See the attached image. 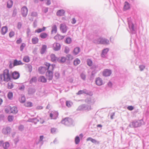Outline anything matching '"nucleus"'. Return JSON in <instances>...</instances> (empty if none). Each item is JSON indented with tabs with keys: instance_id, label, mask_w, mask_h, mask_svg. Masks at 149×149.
Segmentation results:
<instances>
[{
	"instance_id": "obj_1",
	"label": "nucleus",
	"mask_w": 149,
	"mask_h": 149,
	"mask_svg": "<svg viewBox=\"0 0 149 149\" xmlns=\"http://www.w3.org/2000/svg\"><path fill=\"white\" fill-rule=\"evenodd\" d=\"M11 75L9 73V70L8 69L4 70L3 73L0 74V82L4 81L7 82L11 79Z\"/></svg>"
},
{
	"instance_id": "obj_2",
	"label": "nucleus",
	"mask_w": 149,
	"mask_h": 149,
	"mask_svg": "<svg viewBox=\"0 0 149 149\" xmlns=\"http://www.w3.org/2000/svg\"><path fill=\"white\" fill-rule=\"evenodd\" d=\"M127 20L130 33L133 34H135L136 32V24L132 20L130 17L128 18Z\"/></svg>"
},
{
	"instance_id": "obj_3",
	"label": "nucleus",
	"mask_w": 149,
	"mask_h": 149,
	"mask_svg": "<svg viewBox=\"0 0 149 149\" xmlns=\"http://www.w3.org/2000/svg\"><path fill=\"white\" fill-rule=\"evenodd\" d=\"M93 42L96 44L107 45L109 44V41L108 40L105 38L101 37L94 39Z\"/></svg>"
},
{
	"instance_id": "obj_4",
	"label": "nucleus",
	"mask_w": 149,
	"mask_h": 149,
	"mask_svg": "<svg viewBox=\"0 0 149 149\" xmlns=\"http://www.w3.org/2000/svg\"><path fill=\"white\" fill-rule=\"evenodd\" d=\"M142 120H135L131 123L129 125L130 127H137L141 126L143 123Z\"/></svg>"
},
{
	"instance_id": "obj_5",
	"label": "nucleus",
	"mask_w": 149,
	"mask_h": 149,
	"mask_svg": "<svg viewBox=\"0 0 149 149\" xmlns=\"http://www.w3.org/2000/svg\"><path fill=\"white\" fill-rule=\"evenodd\" d=\"M91 105L86 104H83L78 107L77 109V110L85 111H87L91 110Z\"/></svg>"
},
{
	"instance_id": "obj_6",
	"label": "nucleus",
	"mask_w": 149,
	"mask_h": 149,
	"mask_svg": "<svg viewBox=\"0 0 149 149\" xmlns=\"http://www.w3.org/2000/svg\"><path fill=\"white\" fill-rule=\"evenodd\" d=\"M91 69L93 70L91 72V75L92 77H94L95 74L101 70V68L98 64H93L91 67Z\"/></svg>"
},
{
	"instance_id": "obj_7",
	"label": "nucleus",
	"mask_w": 149,
	"mask_h": 149,
	"mask_svg": "<svg viewBox=\"0 0 149 149\" xmlns=\"http://www.w3.org/2000/svg\"><path fill=\"white\" fill-rule=\"evenodd\" d=\"M73 120L71 118H65L61 121L62 124L67 126H70L73 125Z\"/></svg>"
},
{
	"instance_id": "obj_8",
	"label": "nucleus",
	"mask_w": 149,
	"mask_h": 149,
	"mask_svg": "<svg viewBox=\"0 0 149 149\" xmlns=\"http://www.w3.org/2000/svg\"><path fill=\"white\" fill-rule=\"evenodd\" d=\"M45 65L47 67L46 68L47 70H50L52 71L54 70V68L55 67V65H51L50 63H46Z\"/></svg>"
},
{
	"instance_id": "obj_9",
	"label": "nucleus",
	"mask_w": 149,
	"mask_h": 149,
	"mask_svg": "<svg viewBox=\"0 0 149 149\" xmlns=\"http://www.w3.org/2000/svg\"><path fill=\"white\" fill-rule=\"evenodd\" d=\"M46 75L47 79L49 81L52 79L53 75V72L52 71L48 70L46 73Z\"/></svg>"
},
{
	"instance_id": "obj_10",
	"label": "nucleus",
	"mask_w": 149,
	"mask_h": 149,
	"mask_svg": "<svg viewBox=\"0 0 149 149\" xmlns=\"http://www.w3.org/2000/svg\"><path fill=\"white\" fill-rule=\"evenodd\" d=\"M28 10L26 6H24L21 9L22 14L24 17H25L28 13Z\"/></svg>"
},
{
	"instance_id": "obj_11",
	"label": "nucleus",
	"mask_w": 149,
	"mask_h": 149,
	"mask_svg": "<svg viewBox=\"0 0 149 149\" xmlns=\"http://www.w3.org/2000/svg\"><path fill=\"white\" fill-rule=\"evenodd\" d=\"M95 82L96 84L98 86H100L104 84L103 81L101 78L99 77L96 78Z\"/></svg>"
},
{
	"instance_id": "obj_12",
	"label": "nucleus",
	"mask_w": 149,
	"mask_h": 149,
	"mask_svg": "<svg viewBox=\"0 0 149 149\" xmlns=\"http://www.w3.org/2000/svg\"><path fill=\"white\" fill-rule=\"evenodd\" d=\"M11 129L9 127L4 128L2 130L3 133L5 134H9L10 132Z\"/></svg>"
},
{
	"instance_id": "obj_13",
	"label": "nucleus",
	"mask_w": 149,
	"mask_h": 149,
	"mask_svg": "<svg viewBox=\"0 0 149 149\" xmlns=\"http://www.w3.org/2000/svg\"><path fill=\"white\" fill-rule=\"evenodd\" d=\"M95 99L93 97H90L86 99L85 102L89 104H93L95 103Z\"/></svg>"
},
{
	"instance_id": "obj_14",
	"label": "nucleus",
	"mask_w": 149,
	"mask_h": 149,
	"mask_svg": "<svg viewBox=\"0 0 149 149\" xmlns=\"http://www.w3.org/2000/svg\"><path fill=\"white\" fill-rule=\"evenodd\" d=\"M60 28L61 32L63 33H66L67 30V27L65 24H61Z\"/></svg>"
},
{
	"instance_id": "obj_15",
	"label": "nucleus",
	"mask_w": 149,
	"mask_h": 149,
	"mask_svg": "<svg viewBox=\"0 0 149 149\" xmlns=\"http://www.w3.org/2000/svg\"><path fill=\"white\" fill-rule=\"evenodd\" d=\"M61 48L60 44L58 43H54L53 45V49L55 51H58Z\"/></svg>"
},
{
	"instance_id": "obj_16",
	"label": "nucleus",
	"mask_w": 149,
	"mask_h": 149,
	"mask_svg": "<svg viewBox=\"0 0 149 149\" xmlns=\"http://www.w3.org/2000/svg\"><path fill=\"white\" fill-rule=\"evenodd\" d=\"M47 70L46 67H39L38 69V71L40 74L44 73Z\"/></svg>"
},
{
	"instance_id": "obj_17",
	"label": "nucleus",
	"mask_w": 149,
	"mask_h": 149,
	"mask_svg": "<svg viewBox=\"0 0 149 149\" xmlns=\"http://www.w3.org/2000/svg\"><path fill=\"white\" fill-rule=\"evenodd\" d=\"M12 74L13 78L15 79H18L20 76V74L19 72L16 71L13 72Z\"/></svg>"
},
{
	"instance_id": "obj_18",
	"label": "nucleus",
	"mask_w": 149,
	"mask_h": 149,
	"mask_svg": "<svg viewBox=\"0 0 149 149\" xmlns=\"http://www.w3.org/2000/svg\"><path fill=\"white\" fill-rule=\"evenodd\" d=\"M111 73V70L107 69L104 70L103 72V75L105 77L110 76Z\"/></svg>"
},
{
	"instance_id": "obj_19",
	"label": "nucleus",
	"mask_w": 149,
	"mask_h": 149,
	"mask_svg": "<svg viewBox=\"0 0 149 149\" xmlns=\"http://www.w3.org/2000/svg\"><path fill=\"white\" fill-rule=\"evenodd\" d=\"M9 109L10 110V112L14 114H15L18 111L17 108L15 106H13L11 107H10Z\"/></svg>"
},
{
	"instance_id": "obj_20",
	"label": "nucleus",
	"mask_w": 149,
	"mask_h": 149,
	"mask_svg": "<svg viewBox=\"0 0 149 149\" xmlns=\"http://www.w3.org/2000/svg\"><path fill=\"white\" fill-rule=\"evenodd\" d=\"M83 93H84L88 95H89L90 93V92L87 90L86 89H85L83 90H80L77 93V95H80Z\"/></svg>"
},
{
	"instance_id": "obj_21",
	"label": "nucleus",
	"mask_w": 149,
	"mask_h": 149,
	"mask_svg": "<svg viewBox=\"0 0 149 149\" xmlns=\"http://www.w3.org/2000/svg\"><path fill=\"white\" fill-rule=\"evenodd\" d=\"M50 57L52 61L54 63H56L57 61L58 58L56 56L55 54H51Z\"/></svg>"
},
{
	"instance_id": "obj_22",
	"label": "nucleus",
	"mask_w": 149,
	"mask_h": 149,
	"mask_svg": "<svg viewBox=\"0 0 149 149\" xmlns=\"http://www.w3.org/2000/svg\"><path fill=\"white\" fill-rule=\"evenodd\" d=\"M65 13V12L64 10L61 9L58 10L57 12L56 15L58 16H63Z\"/></svg>"
},
{
	"instance_id": "obj_23",
	"label": "nucleus",
	"mask_w": 149,
	"mask_h": 149,
	"mask_svg": "<svg viewBox=\"0 0 149 149\" xmlns=\"http://www.w3.org/2000/svg\"><path fill=\"white\" fill-rule=\"evenodd\" d=\"M86 141H90L92 143L95 144H99L100 143V142L99 141L90 137L87 138L86 139Z\"/></svg>"
},
{
	"instance_id": "obj_24",
	"label": "nucleus",
	"mask_w": 149,
	"mask_h": 149,
	"mask_svg": "<svg viewBox=\"0 0 149 149\" xmlns=\"http://www.w3.org/2000/svg\"><path fill=\"white\" fill-rule=\"evenodd\" d=\"M64 37V36H62L59 34H57L56 35L54 36V38L56 41H58L63 39Z\"/></svg>"
},
{
	"instance_id": "obj_25",
	"label": "nucleus",
	"mask_w": 149,
	"mask_h": 149,
	"mask_svg": "<svg viewBox=\"0 0 149 149\" xmlns=\"http://www.w3.org/2000/svg\"><path fill=\"white\" fill-rule=\"evenodd\" d=\"M23 63L21 61H18L17 59L14 60L13 62V66L23 65Z\"/></svg>"
},
{
	"instance_id": "obj_26",
	"label": "nucleus",
	"mask_w": 149,
	"mask_h": 149,
	"mask_svg": "<svg viewBox=\"0 0 149 149\" xmlns=\"http://www.w3.org/2000/svg\"><path fill=\"white\" fill-rule=\"evenodd\" d=\"M36 91V90L34 88H29L28 89V93L29 95H33Z\"/></svg>"
},
{
	"instance_id": "obj_27",
	"label": "nucleus",
	"mask_w": 149,
	"mask_h": 149,
	"mask_svg": "<svg viewBox=\"0 0 149 149\" xmlns=\"http://www.w3.org/2000/svg\"><path fill=\"white\" fill-rule=\"evenodd\" d=\"M66 59V58L64 57H59L58 58L57 61L59 63H64Z\"/></svg>"
},
{
	"instance_id": "obj_28",
	"label": "nucleus",
	"mask_w": 149,
	"mask_h": 149,
	"mask_svg": "<svg viewBox=\"0 0 149 149\" xmlns=\"http://www.w3.org/2000/svg\"><path fill=\"white\" fill-rule=\"evenodd\" d=\"M8 29L6 26H3L1 29V33L3 35H5L7 32Z\"/></svg>"
},
{
	"instance_id": "obj_29",
	"label": "nucleus",
	"mask_w": 149,
	"mask_h": 149,
	"mask_svg": "<svg viewBox=\"0 0 149 149\" xmlns=\"http://www.w3.org/2000/svg\"><path fill=\"white\" fill-rule=\"evenodd\" d=\"M109 51L108 48H106L104 49L102 51L101 54V56L102 57H105L107 52Z\"/></svg>"
},
{
	"instance_id": "obj_30",
	"label": "nucleus",
	"mask_w": 149,
	"mask_h": 149,
	"mask_svg": "<svg viewBox=\"0 0 149 149\" xmlns=\"http://www.w3.org/2000/svg\"><path fill=\"white\" fill-rule=\"evenodd\" d=\"M38 118H30L29 119V121L30 122L34 123L36 124L39 121V120Z\"/></svg>"
},
{
	"instance_id": "obj_31",
	"label": "nucleus",
	"mask_w": 149,
	"mask_h": 149,
	"mask_svg": "<svg viewBox=\"0 0 149 149\" xmlns=\"http://www.w3.org/2000/svg\"><path fill=\"white\" fill-rule=\"evenodd\" d=\"M38 81L43 83H46L47 79L44 76H40L38 78Z\"/></svg>"
},
{
	"instance_id": "obj_32",
	"label": "nucleus",
	"mask_w": 149,
	"mask_h": 149,
	"mask_svg": "<svg viewBox=\"0 0 149 149\" xmlns=\"http://www.w3.org/2000/svg\"><path fill=\"white\" fill-rule=\"evenodd\" d=\"M47 48V46L46 45H43L40 51V53L41 54H43L46 51Z\"/></svg>"
},
{
	"instance_id": "obj_33",
	"label": "nucleus",
	"mask_w": 149,
	"mask_h": 149,
	"mask_svg": "<svg viewBox=\"0 0 149 149\" xmlns=\"http://www.w3.org/2000/svg\"><path fill=\"white\" fill-rule=\"evenodd\" d=\"M80 51V49L79 47H77L74 49L73 53L75 55H77Z\"/></svg>"
},
{
	"instance_id": "obj_34",
	"label": "nucleus",
	"mask_w": 149,
	"mask_h": 149,
	"mask_svg": "<svg viewBox=\"0 0 149 149\" xmlns=\"http://www.w3.org/2000/svg\"><path fill=\"white\" fill-rule=\"evenodd\" d=\"M48 36L47 33H42L40 34L39 36L42 39H45L47 38Z\"/></svg>"
},
{
	"instance_id": "obj_35",
	"label": "nucleus",
	"mask_w": 149,
	"mask_h": 149,
	"mask_svg": "<svg viewBox=\"0 0 149 149\" xmlns=\"http://www.w3.org/2000/svg\"><path fill=\"white\" fill-rule=\"evenodd\" d=\"M13 2L12 0H9L8 1L7 3V7L8 8H11L13 5Z\"/></svg>"
},
{
	"instance_id": "obj_36",
	"label": "nucleus",
	"mask_w": 149,
	"mask_h": 149,
	"mask_svg": "<svg viewBox=\"0 0 149 149\" xmlns=\"http://www.w3.org/2000/svg\"><path fill=\"white\" fill-rule=\"evenodd\" d=\"M57 29L56 25H54L52 27V33H56L57 32Z\"/></svg>"
},
{
	"instance_id": "obj_37",
	"label": "nucleus",
	"mask_w": 149,
	"mask_h": 149,
	"mask_svg": "<svg viewBox=\"0 0 149 149\" xmlns=\"http://www.w3.org/2000/svg\"><path fill=\"white\" fill-rule=\"evenodd\" d=\"M130 5L127 2L125 1V5L124 7V10H126L130 8Z\"/></svg>"
},
{
	"instance_id": "obj_38",
	"label": "nucleus",
	"mask_w": 149,
	"mask_h": 149,
	"mask_svg": "<svg viewBox=\"0 0 149 149\" xmlns=\"http://www.w3.org/2000/svg\"><path fill=\"white\" fill-rule=\"evenodd\" d=\"M46 29V27H43L42 29H38L35 30V32H37L38 33H40L42 31H44Z\"/></svg>"
},
{
	"instance_id": "obj_39",
	"label": "nucleus",
	"mask_w": 149,
	"mask_h": 149,
	"mask_svg": "<svg viewBox=\"0 0 149 149\" xmlns=\"http://www.w3.org/2000/svg\"><path fill=\"white\" fill-rule=\"evenodd\" d=\"M80 63V61L78 58H76L74 61V65L75 66H77Z\"/></svg>"
},
{
	"instance_id": "obj_40",
	"label": "nucleus",
	"mask_w": 149,
	"mask_h": 149,
	"mask_svg": "<svg viewBox=\"0 0 149 149\" xmlns=\"http://www.w3.org/2000/svg\"><path fill=\"white\" fill-rule=\"evenodd\" d=\"M38 39L37 37L33 38L32 39V43L34 44H37L38 42Z\"/></svg>"
},
{
	"instance_id": "obj_41",
	"label": "nucleus",
	"mask_w": 149,
	"mask_h": 149,
	"mask_svg": "<svg viewBox=\"0 0 149 149\" xmlns=\"http://www.w3.org/2000/svg\"><path fill=\"white\" fill-rule=\"evenodd\" d=\"M87 65L89 66H92L93 65V61L90 59H87L86 60Z\"/></svg>"
},
{
	"instance_id": "obj_42",
	"label": "nucleus",
	"mask_w": 149,
	"mask_h": 149,
	"mask_svg": "<svg viewBox=\"0 0 149 149\" xmlns=\"http://www.w3.org/2000/svg\"><path fill=\"white\" fill-rule=\"evenodd\" d=\"M9 146L10 144L8 142H6L4 143V144L3 147L4 149H8Z\"/></svg>"
},
{
	"instance_id": "obj_43",
	"label": "nucleus",
	"mask_w": 149,
	"mask_h": 149,
	"mask_svg": "<svg viewBox=\"0 0 149 149\" xmlns=\"http://www.w3.org/2000/svg\"><path fill=\"white\" fill-rule=\"evenodd\" d=\"M80 76L81 79L82 80L84 81L86 80V75L83 72L81 73L80 74Z\"/></svg>"
},
{
	"instance_id": "obj_44",
	"label": "nucleus",
	"mask_w": 149,
	"mask_h": 149,
	"mask_svg": "<svg viewBox=\"0 0 149 149\" xmlns=\"http://www.w3.org/2000/svg\"><path fill=\"white\" fill-rule=\"evenodd\" d=\"M73 103L70 101H67L66 102V105L68 107H71Z\"/></svg>"
},
{
	"instance_id": "obj_45",
	"label": "nucleus",
	"mask_w": 149,
	"mask_h": 149,
	"mask_svg": "<svg viewBox=\"0 0 149 149\" xmlns=\"http://www.w3.org/2000/svg\"><path fill=\"white\" fill-rule=\"evenodd\" d=\"M58 115V113H56V116H55L52 113H51L50 114V117L51 118V119H56V117H57Z\"/></svg>"
},
{
	"instance_id": "obj_46",
	"label": "nucleus",
	"mask_w": 149,
	"mask_h": 149,
	"mask_svg": "<svg viewBox=\"0 0 149 149\" xmlns=\"http://www.w3.org/2000/svg\"><path fill=\"white\" fill-rule=\"evenodd\" d=\"M23 61L25 62H28L30 61L29 57L28 56H25L24 57Z\"/></svg>"
},
{
	"instance_id": "obj_47",
	"label": "nucleus",
	"mask_w": 149,
	"mask_h": 149,
	"mask_svg": "<svg viewBox=\"0 0 149 149\" xmlns=\"http://www.w3.org/2000/svg\"><path fill=\"white\" fill-rule=\"evenodd\" d=\"M14 85L11 82H9L8 84V89H11L13 87Z\"/></svg>"
},
{
	"instance_id": "obj_48",
	"label": "nucleus",
	"mask_w": 149,
	"mask_h": 149,
	"mask_svg": "<svg viewBox=\"0 0 149 149\" xmlns=\"http://www.w3.org/2000/svg\"><path fill=\"white\" fill-rule=\"evenodd\" d=\"M43 139V136H40V139H39L38 141V142H36V143L37 144H38L40 143L41 144V145L42 144V141Z\"/></svg>"
},
{
	"instance_id": "obj_49",
	"label": "nucleus",
	"mask_w": 149,
	"mask_h": 149,
	"mask_svg": "<svg viewBox=\"0 0 149 149\" xmlns=\"http://www.w3.org/2000/svg\"><path fill=\"white\" fill-rule=\"evenodd\" d=\"M80 139L79 136H76L75 139V142L76 144H78L80 142Z\"/></svg>"
},
{
	"instance_id": "obj_50",
	"label": "nucleus",
	"mask_w": 149,
	"mask_h": 149,
	"mask_svg": "<svg viewBox=\"0 0 149 149\" xmlns=\"http://www.w3.org/2000/svg\"><path fill=\"white\" fill-rule=\"evenodd\" d=\"M37 81V79L36 77H33L30 80L29 82L30 84L33 82H35Z\"/></svg>"
},
{
	"instance_id": "obj_51",
	"label": "nucleus",
	"mask_w": 149,
	"mask_h": 149,
	"mask_svg": "<svg viewBox=\"0 0 149 149\" xmlns=\"http://www.w3.org/2000/svg\"><path fill=\"white\" fill-rule=\"evenodd\" d=\"M26 100V99L24 95L22 96L19 100L20 102L21 103H24Z\"/></svg>"
},
{
	"instance_id": "obj_52",
	"label": "nucleus",
	"mask_w": 149,
	"mask_h": 149,
	"mask_svg": "<svg viewBox=\"0 0 149 149\" xmlns=\"http://www.w3.org/2000/svg\"><path fill=\"white\" fill-rule=\"evenodd\" d=\"M71 41V39L70 37L67 38L65 40V43L68 44L70 43Z\"/></svg>"
},
{
	"instance_id": "obj_53",
	"label": "nucleus",
	"mask_w": 149,
	"mask_h": 149,
	"mask_svg": "<svg viewBox=\"0 0 149 149\" xmlns=\"http://www.w3.org/2000/svg\"><path fill=\"white\" fill-rule=\"evenodd\" d=\"M14 119V117L12 116L9 115L8 116V119L9 122H12L13 121Z\"/></svg>"
},
{
	"instance_id": "obj_54",
	"label": "nucleus",
	"mask_w": 149,
	"mask_h": 149,
	"mask_svg": "<svg viewBox=\"0 0 149 149\" xmlns=\"http://www.w3.org/2000/svg\"><path fill=\"white\" fill-rule=\"evenodd\" d=\"M13 97V93L12 92H9L8 94V97L9 99H11Z\"/></svg>"
},
{
	"instance_id": "obj_55",
	"label": "nucleus",
	"mask_w": 149,
	"mask_h": 149,
	"mask_svg": "<svg viewBox=\"0 0 149 149\" xmlns=\"http://www.w3.org/2000/svg\"><path fill=\"white\" fill-rule=\"evenodd\" d=\"M18 89L20 91H23L25 88V86L24 85H19L18 86Z\"/></svg>"
},
{
	"instance_id": "obj_56",
	"label": "nucleus",
	"mask_w": 149,
	"mask_h": 149,
	"mask_svg": "<svg viewBox=\"0 0 149 149\" xmlns=\"http://www.w3.org/2000/svg\"><path fill=\"white\" fill-rule=\"evenodd\" d=\"M26 45L24 43H22V44L20 46V50L21 51H22L24 47H25Z\"/></svg>"
},
{
	"instance_id": "obj_57",
	"label": "nucleus",
	"mask_w": 149,
	"mask_h": 149,
	"mask_svg": "<svg viewBox=\"0 0 149 149\" xmlns=\"http://www.w3.org/2000/svg\"><path fill=\"white\" fill-rule=\"evenodd\" d=\"M26 106L29 107H31L32 106V103L31 102H27L26 104Z\"/></svg>"
},
{
	"instance_id": "obj_58",
	"label": "nucleus",
	"mask_w": 149,
	"mask_h": 149,
	"mask_svg": "<svg viewBox=\"0 0 149 149\" xmlns=\"http://www.w3.org/2000/svg\"><path fill=\"white\" fill-rule=\"evenodd\" d=\"M139 68L141 71H143L145 68V66L143 65H140L139 66Z\"/></svg>"
},
{
	"instance_id": "obj_59",
	"label": "nucleus",
	"mask_w": 149,
	"mask_h": 149,
	"mask_svg": "<svg viewBox=\"0 0 149 149\" xmlns=\"http://www.w3.org/2000/svg\"><path fill=\"white\" fill-rule=\"evenodd\" d=\"M17 14V9L16 8L14 9L13 11V13L12 15V16L13 17H15Z\"/></svg>"
},
{
	"instance_id": "obj_60",
	"label": "nucleus",
	"mask_w": 149,
	"mask_h": 149,
	"mask_svg": "<svg viewBox=\"0 0 149 149\" xmlns=\"http://www.w3.org/2000/svg\"><path fill=\"white\" fill-rule=\"evenodd\" d=\"M60 74L58 72H56L55 73V77L56 79H58L59 77Z\"/></svg>"
},
{
	"instance_id": "obj_61",
	"label": "nucleus",
	"mask_w": 149,
	"mask_h": 149,
	"mask_svg": "<svg viewBox=\"0 0 149 149\" xmlns=\"http://www.w3.org/2000/svg\"><path fill=\"white\" fill-rule=\"evenodd\" d=\"M15 35V33L13 31H11L10 32L9 34V36L10 37L12 38Z\"/></svg>"
},
{
	"instance_id": "obj_62",
	"label": "nucleus",
	"mask_w": 149,
	"mask_h": 149,
	"mask_svg": "<svg viewBox=\"0 0 149 149\" xmlns=\"http://www.w3.org/2000/svg\"><path fill=\"white\" fill-rule=\"evenodd\" d=\"M38 118L39 120V122H40V123L43 124L44 123L45 121L43 118L39 117L38 116Z\"/></svg>"
},
{
	"instance_id": "obj_63",
	"label": "nucleus",
	"mask_w": 149,
	"mask_h": 149,
	"mask_svg": "<svg viewBox=\"0 0 149 149\" xmlns=\"http://www.w3.org/2000/svg\"><path fill=\"white\" fill-rule=\"evenodd\" d=\"M24 128V126L22 125H20L18 129L19 130L21 131H22L23 130Z\"/></svg>"
},
{
	"instance_id": "obj_64",
	"label": "nucleus",
	"mask_w": 149,
	"mask_h": 149,
	"mask_svg": "<svg viewBox=\"0 0 149 149\" xmlns=\"http://www.w3.org/2000/svg\"><path fill=\"white\" fill-rule=\"evenodd\" d=\"M69 52V49L68 47H65L64 50V52L65 53L68 54Z\"/></svg>"
}]
</instances>
